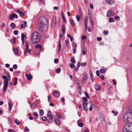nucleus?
<instances>
[{
  "instance_id": "25",
  "label": "nucleus",
  "mask_w": 132,
  "mask_h": 132,
  "mask_svg": "<svg viewBox=\"0 0 132 132\" xmlns=\"http://www.w3.org/2000/svg\"><path fill=\"white\" fill-rule=\"evenodd\" d=\"M87 79V76L86 75H84V78L82 79V81L84 83H85V80Z\"/></svg>"
},
{
  "instance_id": "28",
  "label": "nucleus",
  "mask_w": 132,
  "mask_h": 132,
  "mask_svg": "<svg viewBox=\"0 0 132 132\" xmlns=\"http://www.w3.org/2000/svg\"><path fill=\"white\" fill-rule=\"evenodd\" d=\"M89 20L90 21V24L92 25H94V21L92 20V17L91 16H89Z\"/></svg>"
},
{
  "instance_id": "58",
  "label": "nucleus",
  "mask_w": 132,
  "mask_h": 132,
  "mask_svg": "<svg viewBox=\"0 0 132 132\" xmlns=\"http://www.w3.org/2000/svg\"><path fill=\"white\" fill-rule=\"evenodd\" d=\"M25 27V26H24L23 24H22L21 25V27L20 28V29H21L22 28H24Z\"/></svg>"
},
{
  "instance_id": "29",
  "label": "nucleus",
  "mask_w": 132,
  "mask_h": 132,
  "mask_svg": "<svg viewBox=\"0 0 132 132\" xmlns=\"http://www.w3.org/2000/svg\"><path fill=\"white\" fill-rule=\"evenodd\" d=\"M74 57L73 56L72 57V58L71 59V62L73 63H75L76 62V61L74 59Z\"/></svg>"
},
{
  "instance_id": "54",
  "label": "nucleus",
  "mask_w": 132,
  "mask_h": 132,
  "mask_svg": "<svg viewBox=\"0 0 132 132\" xmlns=\"http://www.w3.org/2000/svg\"><path fill=\"white\" fill-rule=\"evenodd\" d=\"M58 61V59H56L54 60V62L55 63H57Z\"/></svg>"
},
{
  "instance_id": "22",
  "label": "nucleus",
  "mask_w": 132,
  "mask_h": 132,
  "mask_svg": "<svg viewBox=\"0 0 132 132\" xmlns=\"http://www.w3.org/2000/svg\"><path fill=\"white\" fill-rule=\"evenodd\" d=\"M61 30L63 34H65V28L64 25L63 24H62V25Z\"/></svg>"
},
{
  "instance_id": "16",
  "label": "nucleus",
  "mask_w": 132,
  "mask_h": 132,
  "mask_svg": "<svg viewBox=\"0 0 132 132\" xmlns=\"http://www.w3.org/2000/svg\"><path fill=\"white\" fill-rule=\"evenodd\" d=\"M25 76L27 78V80H30L31 79L32 77L31 74H30L29 75H28V74H26L25 75Z\"/></svg>"
},
{
  "instance_id": "7",
  "label": "nucleus",
  "mask_w": 132,
  "mask_h": 132,
  "mask_svg": "<svg viewBox=\"0 0 132 132\" xmlns=\"http://www.w3.org/2000/svg\"><path fill=\"white\" fill-rule=\"evenodd\" d=\"M114 15V13L112 11L109 10L107 12L106 15L108 17H111L112 16Z\"/></svg>"
},
{
  "instance_id": "20",
  "label": "nucleus",
  "mask_w": 132,
  "mask_h": 132,
  "mask_svg": "<svg viewBox=\"0 0 132 132\" xmlns=\"http://www.w3.org/2000/svg\"><path fill=\"white\" fill-rule=\"evenodd\" d=\"M61 40L60 39L58 41V48L59 50H58V52H59L61 50V44L60 43Z\"/></svg>"
},
{
  "instance_id": "23",
  "label": "nucleus",
  "mask_w": 132,
  "mask_h": 132,
  "mask_svg": "<svg viewBox=\"0 0 132 132\" xmlns=\"http://www.w3.org/2000/svg\"><path fill=\"white\" fill-rule=\"evenodd\" d=\"M82 54L84 55H86L87 53H86V48L84 47L82 49Z\"/></svg>"
},
{
  "instance_id": "10",
  "label": "nucleus",
  "mask_w": 132,
  "mask_h": 132,
  "mask_svg": "<svg viewBox=\"0 0 132 132\" xmlns=\"http://www.w3.org/2000/svg\"><path fill=\"white\" fill-rule=\"evenodd\" d=\"M88 103L87 102H82V105L83 106L84 110L85 111L87 110L88 109L87 107Z\"/></svg>"
},
{
  "instance_id": "31",
  "label": "nucleus",
  "mask_w": 132,
  "mask_h": 132,
  "mask_svg": "<svg viewBox=\"0 0 132 132\" xmlns=\"http://www.w3.org/2000/svg\"><path fill=\"white\" fill-rule=\"evenodd\" d=\"M106 71V70L105 68H103L101 69L100 70V72L101 73H104Z\"/></svg>"
},
{
  "instance_id": "26",
  "label": "nucleus",
  "mask_w": 132,
  "mask_h": 132,
  "mask_svg": "<svg viewBox=\"0 0 132 132\" xmlns=\"http://www.w3.org/2000/svg\"><path fill=\"white\" fill-rule=\"evenodd\" d=\"M10 26L13 29H14L16 27L15 24L14 23H11Z\"/></svg>"
},
{
  "instance_id": "13",
  "label": "nucleus",
  "mask_w": 132,
  "mask_h": 132,
  "mask_svg": "<svg viewBox=\"0 0 132 132\" xmlns=\"http://www.w3.org/2000/svg\"><path fill=\"white\" fill-rule=\"evenodd\" d=\"M35 48L36 49H39L40 51H41L42 49V47L41 45L37 44L36 45Z\"/></svg>"
},
{
  "instance_id": "18",
  "label": "nucleus",
  "mask_w": 132,
  "mask_h": 132,
  "mask_svg": "<svg viewBox=\"0 0 132 132\" xmlns=\"http://www.w3.org/2000/svg\"><path fill=\"white\" fill-rule=\"evenodd\" d=\"M100 120L101 121L105 122V119L104 117L103 114H101L100 115Z\"/></svg>"
},
{
  "instance_id": "2",
  "label": "nucleus",
  "mask_w": 132,
  "mask_h": 132,
  "mask_svg": "<svg viewBox=\"0 0 132 132\" xmlns=\"http://www.w3.org/2000/svg\"><path fill=\"white\" fill-rule=\"evenodd\" d=\"M31 41L33 44L37 43L40 40L39 35L38 32L35 31L31 34Z\"/></svg>"
},
{
  "instance_id": "30",
  "label": "nucleus",
  "mask_w": 132,
  "mask_h": 132,
  "mask_svg": "<svg viewBox=\"0 0 132 132\" xmlns=\"http://www.w3.org/2000/svg\"><path fill=\"white\" fill-rule=\"evenodd\" d=\"M14 52L15 53V54H18V50L16 48H13Z\"/></svg>"
},
{
  "instance_id": "4",
  "label": "nucleus",
  "mask_w": 132,
  "mask_h": 132,
  "mask_svg": "<svg viewBox=\"0 0 132 132\" xmlns=\"http://www.w3.org/2000/svg\"><path fill=\"white\" fill-rule=\"evenodd\" d=\"M47 24V19H44V20L41 22L39 23L37 25V29L39 30H41L45 26H46Z\"/></svg>"
},
{
  "instance_id": "56",
  "label": "nucleus",
  "mask_w": 132,
  "mask_h": 132,
  "mask_svg": "<svg viewBox=\"0 0 132 132\" xmlns=\"http://www.w3.org/2000/svg\"><path fill=\"white\" fill-rule=\"evenodd\" d=\"M83 99L84 100V102H86V101L87 100V98L86 97H84L83 98Z\"/></svg>"
},
{
  "instance_id": "33",
  "label": "nucleus",
  "mask_w": 132,
  "mask_h": 132,
  "mask_svg": "<svg viewBox=\"0 0 132 132\" xmlns=\"http://www.w3.org/2000/svg\"><path fill=\"white\" fill-rule=\"evenodd\" d=\"M70 67L71 68H74L75 70H76V68H75V65L72 64V63H71L70 64Z\"/></svg>"
},
{
  "instance_id": "50",
  "label": "nucleus",
  "mask_w": 132,
  "mask_h": 132,
  "mask_svg": "<svg viewBox=\"0 0 132 132\" xmlns=\"http://www.w3.org/2000/svg\"><path fill=\"white\" fill-rule=\"evenodd\" d=\"M13 68L14 69H16L17 68V65L16 64H14L13 65Z\"/></svg>"
},
{
  "instance_id": "9",
  "label": "nucleus",
  "mask_w": 132,
  "mask_h": 132,
  "mask_svg": "<svg viewBox=\"0 0 132 132\" xmlns=\"http://www.w3.org/2000/svg\"><path fill=\"white\" fill-rule=\"evenodd\" d=\"M53 95L56 97H58L60 96V93L57 91L55 90L53 92Z\"/></svg>"
},
{
  "instance_id": "57",
  "label": "nucleus",
  "mask_w": 132,
  "mask_h": 132,
  "mask_svg": "<svg viewBox=\"0 0 132 132\" xmlns=\"http://www.w3.org/2000/svg\"><path fill=\"white\" fill-rule=\"evenodd\" d=\"M86 36H82L81 37V38L82 40L83 39H86Z\"/></svg>"
},
{
  "instance_id": "53",
  "label": "nucleus",
  "mask_w": 132,
  "mask_h": 132,
  "mask_svg": "<svg viewBox=\"0 0 132 132\" xmlns=\"http://www.w3.org/2000/svg\"><path fill=\"white\" fill-rule=\"evenodd\" d=\"M91 104H92L91 105H92V108H96L97 106H96L94 104H93L92 102H91Z\"/></svg>"
},
{
  "instance_id": "52",
  "label": "nucleus",
  "mask_w": 132,
  "mask_h": 132,
  "mask_svg": "<svg viewBox=\"0 0 132 132\" xmlns=\"http://www.w3.org/2000/svg\"><path fill=\"white\" fill-rule=\"evenodd\" d=\"M29 129L27 127H25L23 130L25 131H27L29 130Z\"/></svg>"
},
{
  "instance_id": "55",
  "label": "nucleus",
  "mask_w": 132,
  "mask_h": 132,
  "mask_svg": "<svg viewBox=\"0 0 132 132\" xmlns=\"http://www.w3.org/2000/svg\"><path fill=\"white\" fill-rule=\"evenodd\" d=\"M96 73L97 76H99L100 75V72L98 70H97L96 71Z\"/></svg>"
},
{
  "instance_id": "19",
  "label": "nucleus",
  "mask_w": 132,
  "mask_h": 132,
  "mask_svg": "<svg viewBox=\"0 0 132 132\" xmlns=\"http://www.w3.org/2000/svg\"><path fill=\"white\" fill-rule=\"evenodd\" d=\"M106 1L108 3L110 4H112L114 2L113 0H106Z\"/></svg>"
},
{
  "instance_id": "51",
  "label": "nucleus",
  "mask_w": 132,
  "mask_h": 132,
  "mask_svg": "<svg viewBox=\"0 0 132 132\" xmlns=\"http://www.w3.org/2000/svg\"><path fill=\"white\" fill-rule=\"evenodd\" d=\"M81 66H82L83 67H85L86 65V62H84V63H82L81 64Z\"/></svg>"
},
{
  "instance_id": "49",
  "label": "nucleus",
  "mask_w": 132,
  "mask_h": 132,
  "mask_svg": "<svg viewBox=\"0 0 132 132\" xmlns=\"http://www.w3.org/2000/svg\"><path fill=\"white\" fill-rule=\"evenodd\" d=\"M85 95L86 96V97L87 98H89V96L88 95V94L86 92H85Z\"/></svg>"
},
{
  "instance_id": "11",
  "label": "nucleus",
  "mask_w": 132,
  "mask_h": 132,
  "mask_svg": "<svg viewBox=\"0 0 132 132\" xmlns=\"http://www.w3.org/2000/svg\"><path fill=\"white\" fill-rule=\"evenodd\" d=\"M51 111H49L48 112L47 116L49 119H52L53 117V114H51Z\"/></svg>"
},
{
  "instance_id": "15",
  "label": "nucleus",
  "mask_w": 132,
  "mask_h": 132,
  "mask_svg": "<svg viewBox=\"0 0 132 132\" xmlns=\"http://www.w3.org/2000/svg\"><path fill=\"white\" fill-rule=\"evenodd\" d=\"M12 106L13 103L11 101H10L9 103V111H11Z\"/></svg>"
},
{
  "instance_id": "3",
  "label": "nucleus",
  "mask_w": 132,
  "mask_h": 132,
  "mask_svg": "<svg viewBox=\"0 0 132 132\" xmlns=\"http://www.w3.org/2000/svg\"><path fill=\"white\" fill-rule=\"evenodd\" d=\"M126 122L123 128V132H132V122Z\"/></svg>"
},
{
  "instance_id": "36",
  "label": "nucleus",
  "mask_w": 132,
  "mask_h": 132,
  "mask_svg": "<svg viewBox=\"0 0 132 132\" xmlns=\"http://www.w3.org/2000/svg\"><path fill=\"white\" fill-rule=\"evenodd\" d=\"M75 81L77 84L78 85L79 83V81L78 78L76 77L75 78Z\"/></svg>"
},
{
  "instance_id": "14",
  "label": "nucleus",
  "mask_w": 132,
  "mask_h": 132,
  "mask_svg": "<svg viewBox=\"0 0 132 132\" xmlns=\"http://www.w3.org/2000/svg\"><path fill=\"white\" fill-rule=\"evenodd\" d=\"M55 123L56 125L58 126L61 124L60 121L58 118H56L55 119Z\"/></svg>"
},
{
  "instance_id": "5",
  "label": "nucleus",
  "mask_w": 132,
  "mask_h": 132,
  "mask_svg": "<svg viewBox=\"0 0 132 132\" xmlns=\"http://www.w3.org/2000/svg\"><path fill=\"white\" fill-rule=\"evenodd\" d=\"M2 78L4 80V84L3 85V92H5L6 90L8 84V79L6 76H3Z\"/></svg>"
},
{
  "instance_id": "48",
  "label": "nucleus",
  "mask_w": 132,
  "mask_h": 132,
  "mask_svg": "<svg viewBox=\"0 0 132 132\" xmlns=\"http://www.w3.org/2000/svg\"><path fill=\"white\" fill-rule=\"evenodd\" d=\"M33 115L36 117H38V115L36 112H33Z\"/></svg>"
},
{
  "instance_id": "59",
  "label": "nucleus",
  "mask_w": 132,
  "mask_h": 132,
  "mask_svg": "<svg viewBox=\"0 0 132 132\" xmlns=\"http://www.w3.org/2000/svg\"><path fill=\"white\" fill-rule=\"evenodd\" d=\"M97 41H100L101 40L102 38L101 37H98L97 38Z\"/></svg>"
},
{
  "instance_id": "12",
  "label": "nucleus",
  "mask_w": 132,
  "mask_h": 132,
  "mask_svg": "<svg viewBox=\"0 0 132 132\" xmlns=\"http://www.w3.org/2000/svg\"><path fill=\"white\" fill-rule=\"evenodd\" d=\"M15 12H17L19 14L20 16L21 17H22L24 16V13L22 12L21 11L19 10H18L15 11Z\"/></svg>"
},
{
  "instance_id": "63",
  "label": "nucleus",
  "mask_w": 132,
  "mask_h": 132,
  "mask_svg": "<svg viewBox=\"0 0 132 132\" xmlns=\"http://www.w3.org/2000/svg\"><path fill=\"white\" fill-rule=\"evenodd\" d=\"M84 132H89V130L87 128H86V129L84 130Z\"/></svg>"
},
{
  "instance_id": "39",
  "label": "nucleus",
  "mask_w": 132,
  "mask_h": 132,
  "mask_svg": "<svg viewBox=\"0 0 132 132\" xmlns=\"http://www.w3.org/2000/svg\"><path fill=\"white\" fill-rule=\"evenodd\" d=\"M60 70L61 69L59 68H57V69L56 70V72L57 73H59L60 72Z\"/></svg>"
},
{
  "instance_id": "40",
  "label": "nucleus",
  "mask_w": 132,
  "mask_h": 132,
  "mask_svg": "<svg viewBox=\"0 0 132 132\" xmlns=\"http://www.w3.org/2000/svg\"><path fill=\"white\" fill-rule=\"evenodd\" d=\"M15 82L13 83V85H16L17 83L18 79L16 78H14Z\"/></svg>"
},
{
  "instance_id": "6",
  "label": "nucleus",
  "mask_w": 132,
  "mask_h": 132,
  "mask_svg": "<svg viewBox=\"0 0 132 132\" xmlns=\"http://www.w3.org/2000/svg\"><path fill=\"white\" fill-rule=\"evenodd\" d=\"M25 44L26 49L24 52V55L26 57L27 56L29 55H31V50L30 49L29 50L28 49L29 45L28 43L27 42H26Z\"/></svg>"
},
{
  "instance_id": "17",
  "label": "nucleus",
  "mask_w": 132,
  "mask_h": 132,
  "mask_svg": "<svg viewBox=\"0 0 132 132\" xmlns=\"http://www.w3.org/2000/svg\"><path fill=\"white\" fill-rule=\"evenodd\" d=\"M55 115L59 119L61 118L62 117V116L59 112H56Z\"/></svg>"
},
{
  "instance_id": "37",
  "label": "nucleus",
  "mask_w": 132,
  "mask_h": 132,
  "mask_svg": "<svg viewBox=\"0 0 132 132\" xmlns=\"http://www.w3.org/2000/svg\"><path fill=\"white\" fill-rule=\"evenodd\" d=\"M72 46L73 47V49H76L77 45L75 43H74L72 44Z\"/></svg>"
},
{
  "instance_id": "61",
  "label": "nucleus",
  "mask_w": 132,
  "mask_h": 132,
  "mask_svg": "<svg viewBox=\"0 0 132 132\" xmlns=\"http://www.w3.org/2000/svg\"><path fill=\"white\" fill-rule=\"evenodd\" d=\"M13 43L14 44H15V37H14L12 39Z\"/></svg>"
},
{
  "instance_id": "21",
  "label": "nucleus",
  "mask_w": 132,
  "mask_h": 132,
  "mask_svg": "<svg viewBox=\"0 0 132 132\" xmlns=\"http://www.w3.org/2000/svg\"><path fill=\"white\" fill-rule=\"evenodd\" d=\"M70 21L71 26L73 27H74L75 25V24L74 22V20L73 19H70Z\"/></svg>"
},
{
  "instance_id": "27",
  "label": "nucleus",
  "mask_w": 132,
  "mask_h": 132,
  "mask_svg": "<svg viewBox=\"0 0 132 132\" xmlns=\"http://www.w3.org/2000/svg\"><path fill=\"white\" fill-rule=\"evenodd\" d=\"M56 22V21L55 19V18H53L52 19V25L53 26H55Z\"/></svg>"
},
{
  "instance_id": "43",
  "label": "nucleus",
  "mask_w": 132,
  "mask_h": 132,
  "mask_svg": "<svg viewBox=\"0 0 132 132\" xmlns=\"http://www.w3.org/2000/svg\"><path fill=\"white\" fill-rule=\"evenodd\" d=\"M108 33V31L106 30H104L103 32V34L104 35H107Z\"/></svg>"
},
{
  "instance_id": "62",
  "label": "nucleus",
  "mask_w": 132,
  "mask_h": 132,
  "mask_svg": "<svg viewBox=\"0 0 132 132\" xmlns=\"http://www.w3.org/2000/svg\"><path fill=\"white\" fill-rule=\"evenodd\" d=\"M10 65L9 64H5V67L6 68H8L9 67Z\"/></svg>"
},
{
  "instance_id": "8",
  "label": "nucleus",
  "mask_w": 132,
  "mask_h": 132,
  "mask_svg": "<svg viewBox=\"0 0 132 132\" xmlns=\"http://www.w3.org/2000/svg\"><path fill=\"white\" fill-rule=\"evenodd\" d=\"M9 19L10 20L14 18H17L18 17L17 15L14 13H12L11 14L9 15Z\"/></svg>"
},
{
  "instance_id": "35",
  "label": "nucleus",
  "mask_w": 132,
  "mask_h": 132,
  "mask_svg": "<svg viewBox=\"0 0 132 132\" xmlns=\"http://www.w3.org/2000/svg\"><path fill=\"white\" fill-rule=\"evenodd\" d=\"M44 114V111L43 110L41 109L40 110L39 112V114L40 116H42Z\"/></svg>"
},
{
  "instance_id": "45",
  "label": "nucleus",
  "mask_w": 132,
  "mask_h": 132,
  "mask_svg": "<svg viewBox=\"0 0 132 132\" xmlns=\"http://www.w3.org/2000/svg\"><path fill=\"white\" fill-rule=\"evenodd\" d=\"M78 125L80 127H81L83 126V124L82 123H77Z\"/></svg>"
},
{
  "instance_id": "38",
  "label": "nucleus",
  "mask_w": 132,
  "mask_h": 132,
  "mask_svg": "<svg viewBox=\"0 0 132 132\" xmlns=\"http://www.w3.org/2000/svg\"><path fill=\"white\" fill-rule=\"evenodd\" d=\"M26 34H25V35H24V34L23 33L21 34V40H23L24 39V37H25V36L26 35Z\"/></svg>"
},
{
  "instance_id": "32",
  "label": "nucleus",
  "mask_w": 132,
  "mask_h": 132,
  "mask_svg": "<svg viewBox=\"0 0 132 132\" xmlns=\"http://www.w3.org/2000/svg\"><path fill=\"white\" fill-rule=\"evenodd\" d=\"M7 119L10 124H12L13 122L12 119L10 118L9 117H8Z\"/></svg>"
},
{
  "instance_id": "34",
  "label": "nucleus",
  "mask_w": 132,
  "mask_h": 132,
  "mask_svg": "<svg viewBox=\"0 0 132 132\" xmlns=\"http://www.w3.org/2000/svg\"><path fill=\"white\" fill-rule=\"evenodd\" d=\"M109 21L110 22H112L114 21V19L113 18L110 17L109 19Z\"/></svg>"
},
{
  "instance_id": "42",
  "label": "nucleus",
  "mask_w": 132,
  "mask_h": 132,
  "mask_svg": "<svg viewBox=\"0 0 132 132\" xmlns=\"http://www.w3.org/2000/svg\"><path fill=\"white\" fill-rule=\"evenodd\" d=\"M15 123L18 125H19L20 124V122L19 120L16 119L15 121Z\"/></svg>"
},
{
  "instance_id": "47",
  "label": "nucleus",
  "mask_w": 132,
  "mask_h": 132,
  "mask_svg": "<svg viewBox=\"0 0 132 132\" xmlns=\"http://www.w3.org/2000/svg\"><path fill=\"white\" fill-rule=\"evenodd\" d=\"M18 32L17 30H15L13 32V33L14 35H17L18 34Z\"/></svg>"
},
{
  "instance_id": "44",
  "label": "nucleus",
  "mask_w": 132,
  "mask_h": 132,
  "mask_svg": "<svg viewBox=\"0 0 132 132\" xmlns=\"http://www.w3.org/2000/svg\"><path fill=\"white\" fill-rule=\"evenodd\" d=\"M114 18L117 20H119L120 19V17L118 15L115 16Z\"/></svg>"
},
{
  "instance_id": "1",
  "label": "nucleus",
  "mask_w": 132,
  "mask_h": 132,
  "mask_svg": "<svg viewBox=\"0 0 132 132\" xmlns=\"http://www.w3.org/2000/svg\"><path fill=\"white\" fill-rule=\"evenodd\" d=\"M123 121L125 122L132 121V105L129 106L128 112L124 116Z\"/></svg>"
},
{
  "instance_id": "60",
  "label": "nucleus",
  "mask_w": 132,
  "mask_h": 132,
  "mask_svg": "<svg viewBox=\"0 0 132 132\" xmlns=\"http://www.w3.org/2000/svg\"><path fill=\"white\" fill-rule=\"evenodd\" d=\"M100 77L103 80H104V78L103 75H101L100 76Z\"/></svg>"
},
{
  "instance_id": "24",
  "label": "nucleus",
  "mask_w": 132,
  "mask_h": 132,
  "mask_svg": "<svg viewBox=\"0 0 132 132\" xmlns=\"http://www.w3.org/2000/svg\"><path fill=\"white\" fill-rule=\"evenodd\" d=\"M94 87L95 89L97 90H99L101 89V88L99 86L97 85H94Z\"/></svg>"
},
{
  "instance_id": "46",
  "label": "nucleus",
  "mask_w": 132,
  "mask_h": 132,
  "mask_svg": "<svg viewBox=\"0 0 132 132\" xmlns=\"http://www.w3.org/2000/svg\"><path fill=\"white\" fill-rule=\"evenodd\" d=\"M62 19L63 20L64 22V23H66V20L65 19V18L64 16L63 15H62Z\"/></svg>"
},
{
  "instance_id": "41",
  "label": "nucleus",
  "mask_w": 132,
  "mask_h": 132,
  "mask_svg": "<svg viewBox=\"0 0 132 132\" xmlns=\"http://www.w3.org/2000/svg\"><path fill=\"white\" fill-rule=\"evenodd\" d=\"M77 20L78 21H79L80 20V17L79 15H77L76 16Z\"/></svg>"
},
{
  "instance_id": "64",
  "label": "nucleus",
  "mask_w": 132,
  "mask_h": 132,
  "mask_svg": "<svg viewBox=\"0 0 132 132\" xmlns=\"http://www.w3.org/2000/svg\"><path fill=\"white\" fill-rule=\"evenodd\" d=\"M8 131L9 132H13V130H12L10 129L8 130Z\"/></svg>"
}]
</instances>
